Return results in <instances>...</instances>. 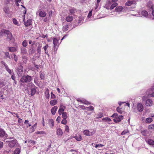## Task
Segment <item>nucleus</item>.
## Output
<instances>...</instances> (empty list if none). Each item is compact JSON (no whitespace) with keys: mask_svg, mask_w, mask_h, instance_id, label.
<instances>
[{"mask_svg":"<svg viewBox=\"0 0 154 154\" xmlns=\"http://www.w3.org/2000/svg\"><path fill=\"white\" fill-rule=\"evenodd\" d=\"M118 0H108V2L105 5V8L107 9L112 10L118 5L116 3Z\"/></svg>","mask_w":154,"mask_h":154,"instance_id":"f257e3e1","label":"nucleus"},{"mask_svg":"<svg viewBox=\"0 0 154 154\" xmlns=\"http://www.w3.org/2000/svg\"><path fill=\"white\" fill-rule=\"evenodd\" d=\"M32 80V78L31 76L27 75L23 76L20 79V81L22 83H28Z\"/></svg>","mask_w":154,"mask_h":154,"instance_id":"f03ea898","label":"nucleus"},{"mask_svg":"<svg viewBox=\"0 0 154 154\" xmlns=\"http://www.w3.org/2000/svg\"><path fill=\"white\" fill-rule=\"evenodd\" d=\"M95 131L94 129H91L90 130H85L83 131V134L86 136H92L94 134Z\"/></svg>","mask_w":154,"mask_h":154,"instance_id":"7ed1b4c3","label":"nucleus"},{"mask_svg":"<svg viewBox=\"0 0 154 154\" xmlns=\"http://www.w3.org/2000/svg\"><path fill=\"white\" fill-rule=\"evenodd\" d=\"M6 142L8 143V146L10 147H14L16 145L17 140L15 139H14L11 140H6Z\"/></svg>","mask_w":154,"mask_h":154,"instance_id":"20e7f679","label":"nucleus"},{"mask_svg":"<svg viewBox=\"0 0 154 154\" xmlns=\"http://www.w3.org/2000/svg\"><path fill=\"white\" fill-rule=\"evenodd\" d=\"M5 34L7 35V38L10 41L12 40L13 38V35L12 33L8 30L5 31Z\"/></svg>","mask_w":154,"mask_h":154,"instance_id":"39448f33","label":"nucleus"},{"mask_svg":"<svg viewBox=\"0 0 154 154\" xmlns=\"http://www.w3.org/2000/svg\"><path fill=\"white\" fill-rule=\"evenodd\" d=\"M33 86L31 88V91L30 92H29V94L31 95V96H33L36 92V88H37L33 84Z\"/></svg>","mask_w":154,"mask_h":154,"instance_id":"423d86ee","label":"nucleus"},{"mask_svg":"<svg viewBox=\"0 0 154 154\" xmlns=\"http://www.w3.org/2000/svg\"><path fill=\"white\" fill-rule=\"evenodd\" d=\"M8 136V135L5 133V131L2 128L0 129V137L6 138Z\"/></svg>","mask_w":154,"mask_h":154,"instance_id":"0eeeda50","label":"nucleus"},{"mask_svg":"<svg viewBox=\"0 0 154 154\" xmlns=\"http://www.w3.org/2000/svg\"><path fill=\"white\" fill-rule=\"evenodd\" d=\"M23 67L22 66H20L17 69V73L19 76H21L23 73Z\"/></svg>","mask_w":154,"mask_h":154,"instance_id":"6e6552de","label":"nucleus"},{"mask_svg":"<svg viewBox=\"0 0 154 154\" xmlns=\"http://www.w3.org/2000/svg\"><path fill=\"white\" fill-rule=\"evenodd\" d=\"M123 116H122L120 115L118 117L114 119H113V121L115 122H120L121 120L123 119Z\"/></svg>","mask_w":154,"mask_h":154,"instance_id":"1a4fd4ad","label":"nucleus"},{"mask_svg":"<svg viewBox=\"0 0 154 154\" xmlns=\"http://www.w3.org/2000/svg\"><path fill=\"white\" fill-rule=\"evenodd\" d=\"M137 107L138 110L140 112H142L143 109V105L140 103H139L137 104Z\"/></svg>","mask_w":154,"mask_h":154,"instance_id":"9d476101","label":"nucleus"},{"mask_svg":"<svg viewBox=\"0 0 154 154\" xmlns=\"http://www.w3.org/2000/svg\"><path fill=\"white\" fill-rule=\"evenodd\" d=\"M4 11L5 13L8 14V16L10 17L11 16V12L10 11L9 9L8 8L6 7L4 9Z\"/></svg>","mask_w":154,"mask_h":154,"instance_id":"9b49d317","label":"nucleus"},{"mask_svg":"<svg viewBox=\"0 0 154 154\" xmlns=\"http://www.w3.org/2000/svg\"><path fill=\"white\" fill-rule=\"evenodd\" d=\"M153 101L151 99H147L146 102V105L147 106H151L152 104Z\"/></svg>","mask_w":154,"mask_h":154,"instance_id":"f8f14e48","label":"nucleus"},{"mask_svg":"<svg viewBox=\"0 0 154 154\" xmlns=\"http://www.w3.org/2000/svg\"><path fill=\"white\" fill-rule=\"evenodd\" d=\"M57 134L58 136H62L63 134V132L62 130L60 128H58L57 130Z\"/></svg>","mask_w":154,"mask_h":154,"instance_id":"ddd939ff","label":"nucleus"},{"mask_svg":"<svg viewBox=\"0 0 154 154\" xmlns=\"http://www.w3.org/2000/svg\"><path fill=\"white\" fill-rule=\"evenodd\" d=\"M58 108L57 106H55L53 107L51 110V111L52 115H54L56 113V111Z\"/></svg>","mask_w":154,"mask_h":154,"instance_id":"4468645a","label":"nucleus"},{"mask_svg":"<svg viewBox=\"0 0 154 154\" xmlns=\"http://www.w3.org/2000/svg\"><path fill=\"white\" fill-rule=\"evenodd\" d=\"M21 53L22 54H27V50L26 48L21 47L20 49Z\"/></svg>","mask_w":154,"mask_h":154,"instance_id":"2eb2a0df","label":"nucleus"},{"mask_svg":"<svg viewBox=\"0 0 154 154\" xmlns=\"http://www.w3.org/2000/svg\"><path fill=\"white\" fill-rule=\"evenodd\" d=\"M73 19V18L72 16L68 15L66 17V20L68 22H71Z\"/></svg>","mask_w":154,"mask_h":154,"instance_id":"dca6fc26","label":"nucleus"},{"mask_svg":"<svg viewBox=\"0 0 154 154\" xmlns=\"http://www.w3.org/2000/svg\"><path fill=\"white\" fill-rule=\"evenodd\" d=\"M39 15L41 17H44L46 15V13L44 11H40Z\"/></svg>","mask_w":154,"mask_h":154,"instance_id":"f3484780","label":"nucleus"},{"mask_svg":"<svg viewBox=\"0 0 154 154\" xmlns=\"http://www.w3.org/2000/svg\"><path fill=\"white\" fill-rule=\"evenodd\" d=\"M58 41L59 40L55 38L53 39V43L54 48H55L56 46L57 45V43L58 42Z\"/></svg>","mask_w":154,"mask_h":154,"instance_id":"a211bd4d","label":"nucleus"},{"mask_svg":"<svg viewBox=\"0 0 154 154\" xmlns=\"http://www.w3.org/2000/svg\"><path fill=\"white\" fill-rule=\"evenodd\" d=\"M48 123L50 127L51 128L53 127L54 125V121L52 119H49L48 121Z\"/></svg>","mask_w":154,"mask_h":154,"instance_id":"6ab92c4d","label":"nucleus"},{"mask_svg":"<svg viewBox=\"0 0 154 154\" xmlns=\"http://www.w3.org/2000/svg\"><path fill=\"white\" fill-rule=\"evenodd\" d=\"M25 25L26 26H28L31 24V20L29 19H28L26 22H24Z\"/></svg>","mask_w":154,"mask_h":154,"instance_id":"aec40b11","label":"nucleus"},{"mask_svg":"<svg viewBox=\"0 0 154 154\" xmlns=\"http://www.w3.org/2000/svg\"><path fill=\"white\" fill-rule=\"evenodd\" d=\"M9 51L11 52H14L16 51L17 49L16 48L14 47H8Z\"/></svg>","mask_w":154,"mask_h":154,"instance_id":"412c9836","label":"nucleus"},{"mask_svg":"<svg viewBox=\"0 0 154 154\" xmlns=\"http://www.w3.org/2000/svg\"><path fill=\"white\" fill-rule=\"evenodd\" d=\"M122 6H118L116 8L115 10L116 12H120L122 11Z\"/></svg>","mask_w":154,"mask_h":154,"instance_id":"4be33fe9","label":"nucleus"},{"mask_svg":"<svg viewBox=\"0 0 154 154\" xmlns=\"http://www.w3.org/2000/svg\"><path fill=\"white\" fill-rule=\"evenodd\" d=\"M45 97L47 99L49 97V90L48 89H47L45 92Z\"/></svg>","mask_w":154,"mask_h":154,"instance_id":"5701e85b","label":"nucleus"},{"mask_svg":"<svg viewBox=\"0 0 154 154\" xmlns=\"http://www.w3.org/2000/svg\"><path fill=\"white\" fill-rule=\"evenodd\" d=\"M149 130L151 131H154V124H151L149 125L148 127Z\"/></svg>","mask_w":154,"mask_h":154,"instance_id":"b1692460","label":"nucleus"},{"mask_svg":"<svg viewBox=\"0 0 154 154\" xmlns=\"http://www.w3.org/2000/svg\"><path fill=\"white\" fill-rule=\"evenodd\" d=\"M148 143L150 145H154V141L152 139H149L147 141Z\"/></svg>","mask_w":154,"mask_h":154,"instance_id":"393cba45","label":"nucleus"},{"mask_svg":"<svg viewBox=\"0 0 154 154\" xmlns=\"http://www.w3.org/2000/svg\"><path fill=\"white\" fill-rule=\"evenodd\" d=\"M141 14L144 17H146L148 15V12L146 11H143L141 12Z\"/></svg>","mask_w":154,"mask_h":154,"instance_id":"a878e982","label":"nucleus"},{"mask_svg":"<svg viewBox=\"0 0 154 154\" xmlns=\"http://www.w3.org/2000/svg\"><path fill=\"white\" fill-rule=\"evenodd\" d=\"M57 103V101L56 100H53L50 101V104L52 106L54 105Z\"/></svg>","mask_w":154,"mask_h":154,"instance_id":"bb28decb","label":"nucleus"},{"mask_svg":"<svg viewBox=\"0 0 154 154\" xmlns=\"http://www.w3.org/2000/svg\"><path fill=\"white\" fill-rule=\"evenodd\" d=\"M62 117L63 119H66L67 118V114L66 112H63L62 113Z\"/></svg>","mask_w":154,"mask_h":154,"instance_id":"cd10ccee","label":"nucleus"},{"mask_svg":"<svg viewBox=\"0 0 154 154\" xmlns=\"http://www.w3.org/2000/svg\"><path fill=\"white\" fill-rule=\"evenodd\" d=\"M152 121V118H147L146 120V122L147 123H149Z\"/></svg>","mask_w":154,"mask_h":154,"instance_id":"c85d7f7f","label":"nucleus"},{"mask_svg":"<svg viewBox=\"0 0 154 154\" xmlns=\"http://www.w3.org/2000/svg\"><path fill=\"white\" fill-rule=\"evenodd\" d=\"M64 110V109L60 107L58 111V113L60 115L62 114V112H63Z\"/></svg>","mask_w":154,"mask_h":154,"instance_id":"c756f323","label":"nucleus"},{"mask_svg":"<svg viewBox=\"0 0 154 154\" xmlns=\"http://www.w3.org/2000/svg\"><path fill=\"white\" fill-rule=\"evenodd\" d=\"M48 47L49 46L48 45H46L43 47V48L45 51V53L48 55H49V54L48 53V51H47V49L48 48Z\"/></svg>","mask_w":154,"mask_h":154,"instance_id":"7c9ffc66","label":"nucleus"},{"mask_svg":"<svg viewBox=\"0 0 154 154\" xmlns=\"http://www.w3.org/2000/svg\"><path fill=\"white\" fill-rule=\"evenodd\" d=\"M148 133V131L147 130H143L141 131V133L142 135L144 136H146Z\"/></svg>","mask_w":154,"mask_h":154,"instance_id":"2f4dec72","label":"nucleus"},{"mask_svg":"<svg viewBox=\"0 0 154 154\" xmlns=\"http://www.w3.org/2000/svg\"><path fill=\"white\" fill-rule=\"evenodd\" d=\"M75 9L73 8H71L69 10V12H70V14L73 15L75 13Z\"/></svg>","mask_w":154,"mask_h":154,"instance_id":"473e14b6","label":"nucleus"},{"mask_svg":"<svg viewBox=\"0 0 154 154\" xmlns=\"http://www.w3.org/2000/svg\"><path fill=\"white\" fill-rule=\"evenodd\" d=\"M20 152V150L19 148H17L14 151V154H19Z\"/></svg>","mask_w":154,"mask_h":154,"instance_id":"72a5a7b5","label":"nucleus"},{"mask_svg":"<svg viewBox=\"0 0 154 154\" xmlns=\"http://www.w3.org/2000/svg\"><path fill=\"white\" fill-rule=\"evenodd\" d=\"M68 27H69L68 25H66L63 26V31L65 32L67 31L68 29Z\"/></svg>","mask_w":154,"mask_h":154,"instance_id":"f704fd0d","label":"nucleus"},{"mask_svg":"<svg viewBox=\"0 0 154 154\" xmlns=\"http://www.w3.org/2000/svg\"><path fill=\"white\" fill-rule=\"evenodd\" d=\"M74 138L75 139L77 140L78 141H81L82 140V137L80 136L79 137H77L75 136L74 137Z\"/></svg>","mask_w":154,"mask_h":154,"instance_id":"c9c22d12","label":"nucleus"},{"mask_svg":"<svg viewBox=\"0 0 154 154\" xmlns=\"http://www.w3.org/2000/svg\"><path fill=\"white\" fill-rule=\"evenodd\" d=\"M134 3V2L129 1L127 2L126 4L125 5L127 6H130L132 4Z\"/></svg>","mask_w":154,"mask_h":154,"instance_id":"e433bc0d","label":"nucleus"},{"mask_svg":"<svg viewBox=\"0 0 154 154\" xmlns=\"http://www.w3.org/2000/svg\"><path fill=\"white\" fill-rule=\"evenodd\" d=\"M86 109L88 110L92 111L94 110V108L92 106H90L89 107H86Z\"/></svg>","mask_w":154,"mask_h":154,"instance_id":"4c0bfd02","label":"nucleus"},{"mask_svg":"<svg viewBox=\"0 0 154 154\" xmlns=\"http://www.w3.org/2000/svg\"><path fill=\"white\" fill-rule=\"evenodd\" d=\"M102 120L105 121L110 122L111 121V119L109 118L106 117L103 118L102 119Z\"/></svg>","mask_w":154,"mask_h":154,"instance_id":"58836bf2","label":"nucleus"},{"mask_svg":"<svg viewBox=\"0 0 154 154\" xmlns=\"http://www.w3.org/2000/svg\"><path fill=\"white\" fill-rule=\"evenodd\" d=\"M27 45V43L26 40H24L23 42L22 45L23 47H26Z\"/></svg>","mask_w":154,"mask_h":154,"instance_id":"ea45409f","label":"nucleus"},{"mask_svg":"<svg viewBox=\"0 0 154 154\" xmlns=\"http://www.w3.org/2000/svg\"><path fill=\"white\" fill-rule=\"evenodd\" d=\"M6 29H2L0 31V37L3 35L4 33L5 34V31Z\"/></svg>","mask_w":154,"mask_h":154,"instance_id":"a19ab883","label":"nucleus"},{"mask_svg":"<svg viewBox=\"0 0 154 154\" xmlns=\"http://www.w3.org/2000/svg\"><path fill=\"white\" fill-rule=\"evenodd\" d=\"M5 56H6L9 59H11L12 58V57H10L9 56V52H5Z\"/></svg>","mask_w":154,"mask_h":154,"instance_id":"79ce46f5","label":"nucleus"},{"mask_svg":"<svg viewBox=\"0 0 154 154\" xmlns=\"http://www.w3.org/2000/svg\"><path fill=\"white\" fill-rule=\"evenodd\" d=\"M37 52L39 54H40L41 51V46L40 45L38 47L37 49Z\"/></svg>","mask_w":154,"mask_h":154,"instance_id":"37998d69","label":"nucleus"},{"mask_svg":"<svg viewBox=\"0 0 154 154\" xmlns=\"http://www.w3.org/2000/svg\"><path fill=\"white\" fill-rule=\"evenodd\" d=\"M97 118H99L102 117L103 116V113L101 112L99 113L97 115Z\"/></svg>","mask_w":154,"mask_h":154,"instance_id":"c03bdc74","label":"nucleus"},{"mask_svg":"<svg viewBox=\"0 0 154 154\" xmlns=\"http://www.w3.org/2000/svg\"><path fill=\"white\" fill-rule=\"evenodd\" d=\"M40 78L42 79H43L45 78V74L44 73H41L40 74Z\"/></svg>","mask_w":154,"mask_h":154,"instance_id":"a18cd8bd","label":"nucleus"},{"mask_svg":"<svg viewBox=\"0 0 154 154\" xmlns=\"http://www.w3.org/2000/svg\"><path fill=\"white\" fill-rule=\"evenodd\" d=\"M117 111L120 113V114H122V111L121 109H120L119 107H117L116 108Z\"/></svg>","mask_w":154,"mask_h":154,"instance_id":"49530a36","label":"nucleus"},{"mask_svg":"<svg viewBox=\"0 0 154 154\" xmlns=\"http://www.w3.org/2000/svg\"><path fill=\"white\" fill-rule=\"evenodd\" d=\"M11 78L14 81H15L16 77L14 74L13 73L12 74H11Z\"/></svg>","mask_w":154,"mask_h":154,"instance_id":"de8ad7c7","label":"nucleus"},{"mask_svg":"<svg viewBox=\"0 0 154 154\" xmlns=\"http://www.w3.org/2000/svg\"><path fill=\"white\" fill-rule=\"evenodd\" d=\"M37 123H35L34 125L32 126V128H33V131H35V129H36V125H37Z\"/></svg>","mask_w":154,"mask_h":154,"instance_id":"09e8293b","label":"nucleus"},{"mask_svg":"<svg viewBox=\"0 0 154 154\" xmlns=\"http://www.w3.org/2000/svg\"><path fill=\"white\" fill-rule=\"evenodd\" d=\"M67 123L66 119H63L61 121V123L64 125H66Z\"/></svg>","mask_w":154,"mask_h":154,"instance_id":"8fccbe9b","label":"nucleus"},{"mask_svg":"<svg viewBox=\"0 0 154 154\" xmlns=\"http://www.w3.org/2000/svg\"><path fill=\"white\" fill-rule=\"evenodd\" d=\"M13 56L14 60L16 62H17L18 60V57L17 56H16L15 54H14Z\"/></svg>","mask_w":154,"mask_h":154,"instance_id":"3c124183","label":"nucleus"},{"mask_svg":"<svg viewBox=\"0 0 154 154\" xmlns=\"http://www.w3.org/2000/svg\"><path fill=\"white\" fill-rule=\"evenodd\" d=\"M118 115L117 113H114L111 116L113 118H116L118 117Z\"/></svg>","mask_w":154,"mask_h":154,"instance_id":"603ef678","label":"nucleus"},{"mask_svg":"<svg viewBox=\"0 0 154 154\" xmlns=\"http://www.w3.org/2000/svg\"><path fill=\"white\" fill-rule=\"evenodd\" d=\"M83 103L87 105V104H91V103L87 101L84 100L83 102Z\"/></svg>","mask_w":154,"mask_h":154,"instance_id":"864d4df0","label":"nucleus"},{"mask_svg":"<svg viewBox=\"0 0 154 154\" xmlns=\"http://www.w3.org/2000/svg\"><path fill=\"white\" fill-rule=\"evenodd\" d=\"M69 127L67 125H65V130L67 132H69Z\"/></svg>","mask_w":154,"mask_h":154,"instance_id":"5fc2aeb1","label":"nucleus"},{"mask_svg":"<svg viewBox=\"0 0 154 154\" xmlns=\"http://www.w3.org/2000/svg\"><path fill=\"white\" fill-rule=\"evenodd\" d=\"M13 22L14 23L15 25H17L18 24V22L17 20L15 19H14L13 20Z\"/></svg>","mask_w":154,"mask_h":154,"instance_id":"6e6d98bb","label":"nucleus"},{"mask_svg":"<svg viewBox=\"0 0 154 154\" xmlns=\"http://www.w3.org/2000/svg\"><path fill=\"white\" fill-rule=\"evenodd\" d=\"M36 133L37 134H45V132L44 131H37Z\"/></svg>","mask_w":154,"mask_h":154,"instance_id":"4d7b16f0","label":"nucleus"},{"mask_svg":"<svg viewBox=\"0 0 154 154\" xmlns=\"http://www.w3.org/2000/svg\"><path fill=\"white\" fill-rule=\"evenodd\" d=\"M7 72L8 73L10 74V75H11V74H12V73L13 72V70H11V69H10V70H8V71H7Z\"/></svg>","mask_w":154,"mask_h":154,"instance_id":"13d9d810","label":"nucleus"},{"mask_svg":"<svg viewBox=\"0 0 154 154\" xmlns=\"http://www.w3.org/2000/svg\"><path fill=\"white\" fill-rule=\"evenodd\" d=\"M104 146V145L102 144H96L95 146V147L96 148H97L99 146Z\"/></svg>","mask_w":154,"mask_h":154,"instance_id":"bf43d9fd","label":"nucleus"},{"mask_svg":"<svg viewBox=\"0 0 154 154\" xmlns=\"http://www.w3.org/2000/svg\"><path fill=\"white\" fill-rule=\"evenodd\" d=\"M51 97L52 98L54 99L55 98V96L54 94L52 92L51 93Z\"/></svg>","mask_w":154,"mask_h":154,"instance_id":"052dcab7","label":"nucleus"},{"mask_svg":"<svg viewBox=\"0 0 154 154\" xmlns=\"http://www.w3.org/2000/svg\"><path fill=\"white\" fill-rule=\"evenodd\" d=\"M92 15V11H90L88 13V18H90Z\"/></svg>","mask_w":154,"mask_h":154,"instance_id":"680f3d73","label":"nucleus"},{"mask_svg":"<svg viewBox=\"0 0 154 154\" xmlns=\"http://www.w3.org/2000/svg\"><path fill=\"white\" fill-rule=\"evenodd\" d=\"M1 63V64H2L5 67L8 65L6 63H5L3 61H2Z\"/></svg>","mask_w":154,"mask_h":154,"instance_id":"e2e57ef3","label":"nucleus"},{"mask_svg":"<svg viewBox=\"0 0 154 154\" xmlns=\"http://www.w3.org/2000/svg\"><path fill=\"white\" fill-rule=\"evenodd\" d=\"M61 117L60 116H58L57 119L56 120L58 122L60 121Z\"/></svg>","mask_w":154,"mask_h":154,"instance_id":"0e129e2a","label":"nucleus"},{"mask_svg":"<svg viewBox=\"0 0 154 154\" xmlns=\"http://www.w3.org/2000/svg\"><path fill=\"white\" fill-rule=\"evenodd\" d=\"M37 79H38V78H37V77H35L34 78V82L35 84H36V83H37Z\"/></svg>","mask_w":154,"mask_h":154,"instance_id":"69168bd1","label":"nucleus"},{"mask_svg":"<svg viewBox=\"0 0 154 154\" xmlns=\"http://www.w3.org/2000/svg\"><path fill=\"white\" fill-rule=\"evenodd\" d=\"M83 20V18H79L78 20V23L79 24H80L81 23V21Z\"/></svg>","mask_w":154,"mask_h":154,"instance_id":"338daca9","label":"nucleus"},{"mask_svg":"<svg viewBox=\"0 0 154 154\" xmlns=\"http://www.w3.org/2000/svg\"><path fill=\"white\" fill-rule=\"evenodd\" d=\"M80 107L81 109H86V107H85L84 106H80Z\"/></svg>","mask_w":154,"mask_h":154,"instance_id":"774afa93","label":"nucleus"}]
</instances>
